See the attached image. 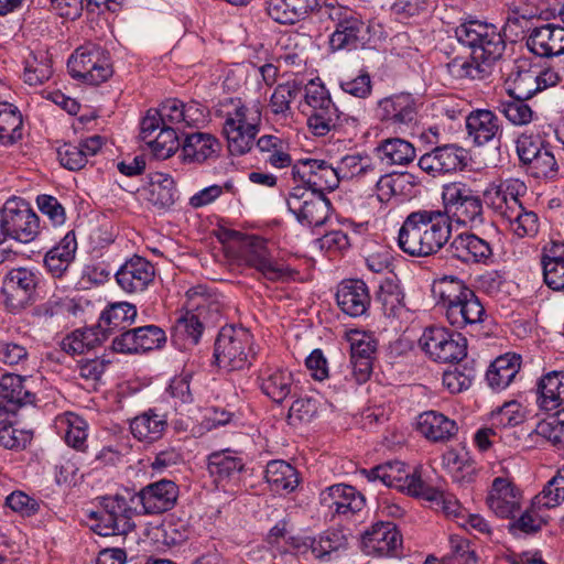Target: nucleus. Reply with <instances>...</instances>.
I'll return each instance as SVG.
<instances>
[{
	"label": "nucleus",
	"instance_id": "nucleus-1",
	"mask_svg": "<svg viewBox=\"0 0 564 564\" xmlns=\"http://www.w3.org/2000/svg\"><path fill=\"white\" fill-rule=\"evenodd\" d=\"M452 237V226L441 209L411 212L403 220L398 246L411 257H430L441 251Z\"/></svg>",
	"mask_w": 564,
	"mask_h": 564
},
{
	"label": "nucleus",
	"instance_id": "nucleus-2",
	"mask_svg": "<svg viewBox=\"0 0 564 564\" xmlns=\"http://www.w3.org/2000/svg\"><path fill=\"white\" fill-rule=\"evenodd\" d=\"M432 293L453 327L476 335L487 313L474 290L456 276H443L433 283Z\"/></svg>",
	"mask_w": 564,
	"mask_h": 564
},
{
	"label": "nucleus",
	"instance_id": "nucleus-3",
	"mask_svg": "<svg viewBox=\"0 0 564 564\" xmlns=\"http://www.w3.org/2000/svg\"><path fill=\"white\" fill-rule=\"evenodd\" d=\"M218 112L225 118L223 131L230 153L234 155L248 153L260 130V109L246 106L241 99L228 98Z\"/></svg>",
	"mask_w": 564,
	"mask_h": 564
},
{
	"label": "nucleus",
	"instance_id": "nucleus-4",
	"mask_svg": "<svg viewBox=\"0 0 564 564\" xmlns=\"http://www.w3.org/2000/svg\"><path fill=\"white\" fill-rule=\"evenodd\" d=\"M186 296L188 311L177 319L175 336H184L187 344L197 345L204 328L220 317L223 306L203 285L189 289Z\"/></svg>",
	"mask_w": 564,
	"mask_h": 564
},
{
	"label": "nucleus",
	"instance_id": "nucleus-5",
	"mask_svg": "<svg viewBox=\"0 0 564 564\" xmlns=\"http://www.w3.org/2000/svg\"><path fill=\"white\" fill-rule=\"evenodd\" d=\"M457 41L471 50L473 58L491 66L506 51V41L494 24L470 20L455 29Z\"/></svg>",
	"mask_w": 564,
	"mask_h": 564
},
{
	"label": "nucleus",
	"instance_id": "nucleus-6",
	"mask_svg": "<svg viewBox=\"0 0 564 564\" xmlns=\"http://www.w3.org/2000/svg\"><path fill=\"white\" fill-rule=\"evenodd\" d=\"M443 209L447 224L479 226L484 224L482 200L478 193L467 184L454 182L445 185L442 192Z\"/></svg>",
	"mask_w": 564,
	"mask_h": 564
},
{
	"label": "nucleus",
	"instance_id": "nucleus-7",
	"mask_svg": "<svg viewBox=\"0 0 564 564\" xmlns=\"http://www.w3.org/2000/svg\"><path fill=\"white\" fill-rule=\"evenodd\" d=\"M252 335L243 327L224 326L215 340L214 357L218 367L228 371L248 367L252 357Z\"/></svg>",
	"mask_w": 564,
	"mask_h": 564
},
{
	"label": "nucleus",
	"instance_id": "nucleus-8",
	"mask_svg": "<svg viewBox=\"0 0 564 564\" xmlns=\"http://www.w3.org/2000/svg\"><path fill=\"white\" fill-rule=\"evenodd\" d=\"M230 237L241 241L239 248L240 260L248 267L256 269L269 281H284L292 276L293 271L283 263L273 259L265 239L259 236H247L237 231H230Z\"/></svg>",
	"mask_w": 564,
	"mask_h": 564
},
{
	"label": "nucleus",
	"instance_id": "nucleus-9",
	"mask_svg": "<svg viewBox=\"0 0 564 564\" xmlns=\"http://www.w3.org/2000/svg\"><path fill=\"white\" fill-rule=\"evenodd\" d=\"M99 511H93L89 516L95 520L93 530L101 536L126 535L134 529L132 521L134 509L128 498L116 494L100 498Z\"/></svg>",
	"mask_w": 564,
	"mask_h": 564
},
{
	"label": "nucleus",
	"instance_id": "nucleus-10",
	"mask_svg": "<svg viewBox=\"0 0 564 564\" xmlns=\"http://www.w3.org/2000/svg\"><path fill=\"white\" fill-rule=\"evenodd\" d=\"M305 102L311 108L307 126L317 137H324L341 124L343 112L333 102L322 84L311 80L305 86Z\"/></svg>",
	"mask_w": 564,
	"mask_h": 564
},
{
	"label": "nucleus",
	"instance_id": "nucleus-11",
	"mask_svg": "<svg viewBox=\"0 0 564 564\" xmlns=\"http://www.w3.org/2000/svg\"><path fill=\"white\" fill-rule=\"evenodd\" d=\"M3 241L7 238L22 243L33 241L40 232V219L22 198L8 199L1 209Z\"/></svg>",
	"mask_w": 564,
	"mask_h": 564
},
{
	"label": "nucleus",
	"instance_id": "nucleus-12",
	"mask_svg": "<svg viewBox=\"0 0 564 564\" xmlns=\"http://www.w3.org/2000/svg\"><path fill=\"white\" fill-rule=\"evenodd\" d=\"M289 210L303 226L319 227L330 214L332 204L325 194L312 192L305 186H295L286 198Z\"/></svg>",
	"mask_w": 564,
	"mask_h": 564
},
{
	"label": "nucleus",
	"instance_id": "nucleus-13",
	"mask_svg": "<svg viewBox=\"0 0 564 564\" xmlns=\"http://www.w3.org/2000/svg\"><path fill=\"white\" fill-rule=\"evenodd\" d=\"M420 346L437 362H456L467 355V340L459 333H452L445 327L432 326L424 330Z\"/></svg>",
	"mask_w": 564,
	"mask_h": 564
},
{
	"label": "nucleus",
	"instance_id": "nucleus-14",
	"mask_svg": "<svg viewBox=\"0 0 564 564\" xmlns=\"http://www.w3.org/2000/svg\"><path fill=\"white\" fill-rule=\"evenodd\" d=\"M67 68L73 78L90 85H99L112 74L108 57L100 47L95 45L77 48L68 58Z\"/></svg>",
	"mask_w": 564,
	"mask_h": 564
},
{
	"label": "nucleus",
	"instance_id": "nucleus-15",
	"mask_svg": "<svg viewBox=\"0 0 564 564\" xmlns=\"http://www.w3.org/2000/svg\"><path fill=\"white\" fill-rule=\"evenodd\" d=\"M294 180L303 182L312 192L324 194L325 191L336 189L340 183L337 166L325 160L302 159L292 165Z\"/></svg>",
	"mask_w": 564,
	"mask_h": 564
},
{
	"label": "nucleus",
	"instance_id": "nucleus-16",
	"mask_svg": "<svg viewBox=\"0 0 564 564\" xmlns=\"http://www.w3.org/2000/svg\"><path fill=\"white\" fill-rule=\"evenodd\" d=\"M405 467L404 463L395 460L378 465L369 470H364V473L371 481L381 480L387 487L395 488L419 498L426 482L416 469L409 471Z\"/></svg>",
	"mask_w": 564,
	"mask_h": 564
},
{
	"label": "nucleus",
	"instance_id": "nucleus-17",
	"mask_svg": "<svg viewBox=\"0 0 564 564\" xmlns=\"http://www.w3.org/2000/svg\"><path fill=\"white\" fill-rule=\"evenodd\" d=\"M527 193L525 184L518 178H507L489 184L484 192V200L496 214L507 219L522 205L520 197Z\"/></svg>",
	"mask_w": 564,
	"mask_h": 564
},
{
	"label": "nucleus",
	"instance_id": "nucleus-18",
	"mask_svg": "<svg viewBox=\"0 0 564 564\" xmlns=\"http://www.w3.org/2000/svg\"><path fill=\"white\" fill-rule=\"evenodd\" d=\"M178 498L177 485L167 479L151 482L132 495L131 502H138L144 514H159L174 508Z\"/></svg>",
	"mask_w": 564,
	"mask_h": 564
},
{
	"label": "nucleus",
	"instance_id": "nucleus-19",
	"mask_svg": "<svg viewBox=\"0 0 564 564\" xmlns=\"http://www.w3.org/2000/svg\"><path fill=\"white\" fill-rule=\"evenodd\" d=\"M447 252L464 264H489L494 259L491 243L473 232L456 235L449 242Z\"/></svg>",
	"mask_w": 564,
	"mask_h": 564
},
{
	"label": "nucleus",
	"instance_id": "nucleus-20",
	"mask_svg": "<svg viewBox=\"0 0 564 564\" xmlns=\"http://www.w3.org/2000/svg\"><path fill=\"white\" fill-rule=\"evenodd\" d=\"M522 492L509 479L496 477L487 495L488 508L499 518L513 519L521 509Z\"/></svg>",
	"mask_w": 564,
	"mask_h": 564
},
{
	"label": "nucleus",
	"instance_id": "nucleus-21",
	"mask_svg": "<svg viewBox=\"0 0 564 564\" xmlns=\"http://www.w3.org/2000/svg\"><path fill=\"white\" fill-rule=\"evenodd\" d=\"M417 115L415 98L409 93L393 94L377 102L376 116L384 123L392 126H410Z\"/></svg>",
	"mask_w": 564,
	"mask_h": 564
},
{
	"label": "nucleus",
	"instance_id": "nucleus-22",
	"mask_svg": "<svg viewBox=\"0 0 564 564\" xmlns=\"http://www.w3.org/2000/svg\"><path fill=\"white\" fill-rule=\"evenodd\" d=\"M155 276L153 264L145 258L133 256L117 270L115 278L120 289L127 293H138L148 289Z\"/></svg>",
	"mask_w": 564,
	"mask_h": 564
},
{
	"label": "nucleus",
	"instance_id": "nucleus-23",
	"mask_svg": "<svg viewBox=\"0 0 564 564\" xmlns=\"http://www.w3.org/2000/svg\"><path fill=\"white\" fill-rule=\"evenodd\" d=\"M37 284L36 275L25 268L12 269L4 279L2 292L11 310L23 308L31 300Z\"/></svg>",
	"mask_w": 564,
	"mask_h": 564
},
{
	"label": "nucleus",
	"instance_id": "nucleus-24",
	"mask_svg": "<svg viewBox=\"0 0 564 564\" xmlns=\"http://www.w3.org/2000/svg\"><path fill=\"white\" fill-rule=\"evenodd\" d=\"M338 307L348 316L365 315L371 304L368 285L360 279H347L339 283L336 292Z\"/></svg>",
	"mask_w": 564,
	"mask_h": 564
},
{
	"label": "nucleus",
	"instance_id": "nucleus-25",
	"mask_svg": "<svg viewBox=\"0 0 564 564\" xmlns=\"http://www.w3.org/2000/svg\"><path fill=\"white\" fill-rule=\"evenodd\" d=\"M536 67L528 58L513 62L505 79L508 95L516 99H530L539 93Z\"/></svg>",
	"mask_w": 564,
	"mask_h": 564
},
{
	"label": "nucleus",
	"instance_id": "nucleus-26",
	"mask_svg": "<svg viewBox=\"0 0 564 564\" xmlns=\"http://www.w3.org/2000/svg\"><path fill=\"white\" fill-rule=\"evenodd\" d=\"M319 502L334 514H355L365 506V497L352 486L336 484L319 494Z\"/></svg>",
	"mask_w": 564,
	"mask_h": 564
},
{
	"label": "nucleus",
	"instance_id": "nucleus-27",
	"mask_svg": "<svg viewBox=\"0 0 564 564\" xmlns=\"http://www.w3.org/2000/svg\"><path fill=\"white\" fill-rule=\"evenodd\" d=\"M468 137L478 145H485L494 140L500 142L502 124L499 117L489 109H475L466 117Z\"/></svg>",
	"mask_w": 564,
	"mask_h": 564
},
{
	"label": "nucleus",
	"instance_id": "nucleus-28",
	"mask_svg": "<svg viewBox=\"0 0 564 564\" xmlns=\"http://www.w3.org/2000/svg\"><path fill=\"white\" fill-rule=\"evenodd\" d=\"M25 378L7 373L0 379V412L17 414L18 411L35 402V394L24 386Z\"/></svg>",
	"mask_w": 564,
	"mask_h": 564
},
{
	"label": "nucleus",
	"instance_id": "nucleus-29",
	"mask_svg": "<svg viewBox=\"0 0 564 564\" xmlns=\"http://www.w3.org/2000/svg\"><path fill=\"white\" fill-rule=\"evenodd\" d=\"M527 46L534 55L540 57L564 54V25L547 23L534 28L527 40Z\"/></svg>",
	"mask_w": 564,
	"mask_h": 564
},
{
	"label": "nucleus",
	"instance_id": "nucleus-30",
	"mask_svg": "<svg viewBox=\"0 0 564 564\" xmlns=\"http://www.w3.org/2000/svg\"><path fill=\"white\" fill-rule=\"evenodd\" d=\"M362 543L369 554L389 556L401 546L402 539L392 522H378L365 532Z\"/></svg>",
	"mask_w": 564,
	"mask_h": 564
},
{
	"label": "nucleus",
	"instance_id": "nucleus-31",
	"mask_svg": "<svg viewBox=\"0 0 564 564\" xmlns=\"http://www.w3.org/2000/svg\"><path fill=\"white\" fill-rule=\"evenodd\" d=\"M184 137L182 143L183 161L188 163H203L206 160L217 156L220 151V142L208 132L194 131L182 132Z\"/></svg>",
	"mask_w": 564,
	"mask_h": 564
},
{
	"label": "nucleus",
	"instance_id": "nucleus-32",
	"mask_svg": "<svg viewBox=\"0 0 564 564\" xmlns=\"http://www.w3.org/2000/svg\"><path fill=\"white\" fill-rule=\"evenodd\" d=\"M368 26L356 13L343 24H337L329 36V46L333 51L356 50L367 41Z\"/></svg>",
	"mask_w": 564,
	"mask_h": 564
},
{
	"label": "nucleus",
	"instance_id": "nucleus-33",
	"mask_svg": "<svg viewBox=\"0 0 564 564\" xmlns=\"http://www.w3.org/2000/svg\"><path fill=\"white\" fill-rule=\"evenodd\" d=\"M261 391L275 403H282L288 397L296 395L291 371L282 368H268L259 377Z\"/></svg>",
	"mask_w": 564,
	"mask_h": 564
},
{
	"label": "nucleus",
	"instance_id": "nucleus-34",
	"mask_svg": "<svg viewBox=\"0 0 564 564\" xmlns=\"http://www.w3.org/2000/svg\"><path fill=\"white\" fill-rule=\"evenodd\" d=\"M417 431L432 442H447L452 440L458 426L454 420L436 411H426L417 417Z\"/></svg>",
	"mask_w": 564,
	"mask_h": 564
},
{
	"label": "nucleus",
	"instance_id": "nucleus-35",
	"mask_svg": "<svg viewBox=\"0 0 564 564\" xmlns=\"http://www.w3.org/2000/svg\"><path fill=\"white\" fill-rule=\"evenodd\" d=\"M536 402L545 411H553L564 404V371H551L539 379Z\"/></svg>",
	"mask_w": 564,
	"mask_h": 564
},
{
	"label": "nucleus",
	"instance_id": "nucleus-36",
	"mask_svg": "<svg viewBox=\"0 0 564 564\" xmlns=\"http://www.w3.org/2000/svg\"><path fill=\"white\" fill-rule=\"evenodd\" d=\"M77 241L74 231H68L64 238L44 257V264L54 278H62L75 259Z\"/></svg>",
	"mask_w": 564,
	"mask_h": 564
},
{
	"label": "nucleus",
	"instance_id": "nucleus-37",
	"mask_svg": "<svg viewBox=\"0 0 564 564\" xmlns=\"http://www.w3.org/2000/svg\"><path fill=\"white\" fill-rule=\"evenodd\" d=\"M544 283L553 291H564V243L553 242L541 256Z\"/></svg>",
	"mask_w": 564,
	"mask_h": 564
},
{
	"label": "nucleus",
	"instance_id": "nucleus-38",
	"mask_svg": "<svg viewBox=\"0 0 564 564\" xmlns=\"http://www.w3.org/2000/svg\"><path fill=\"white\" fill-rule=\"evenodd\" d=\"M373 151L376 156L387 165H406L416 156L414 145L398 137L379 141Z\"/></svg>",
	"mask_w": 564,
	"mask_h": 564
},
{
	"label": "nucleus",
	"instance_id": "nucleus-39",
	"mask_svg": "<svg viewBox=\"0 0 564 564\" xmlns=\"http://www.w3.org/2000/svg\"><path fill=\"white\" fill-rule=\"evenodd\" d=\"M521 367V357L516 354L499 356L486 372V380L495 391L506 389L516 378Z\"/></svg>",
	"mask_w": 564,
	"mask_h": 564
},
{
	"label": "nucleus",
	"instance_id": "nucleus-40",
	"mask_svg": "<svg viewBox=\"0 0 564 564\" xmlns=\"http://www.w3.org/2000/svg\"><path fill=\"white\" fill-rule=\"evenodd\" d=\"M167 429L165 415L150 409L133 417L130 422L132 435L143 442L153 443L160 440Z\"/></svg>",
	"mask_w": 564,
	"mask_h": 564
},
{
	"label": "nucleus",
	"instance_id": "nucleus-41",
	"mask_svg": "<svg viewBox=\"0 0 564 564\" xmlns=\"http://www.w3.org/2000/svg\"><path fill=\"white\" fill-rule=\"evenodd\" d=\"M243 467L242 458L230 449L214 452L208 456L207 468L217 485L235 478Z\"/></svg>",
	"mask_w": 564,
	"mask_h": 564
},
{
	"label": "nucleus",
	"instance_id": "nucleus-42",
	"mask_svg": "<svg viewBox=\"0 0 564 564\" xmlns=\"http://www.w3.org/2000/svg\"><path fill=\"white\" fill-rule=\"evenodd\" d=\"M376 301L381 304L386 316L395 317L400 314L404 306V293L397 275L392 274L380 282Z\"/></svg>",
	"mask_w": 564,
	"mask_h": 564
},
{
	"label": "nucleus",
	"instance_id": "nucleus-43",
	"mask_svg": "<svg viewBox=\"0 0 564 564\" xmlns=\"http://www.w3.org/2000/svg\"><path fill=\"white\" fill-rule=\"evenodd\" d=\"M257 149L262 155V160L272 167L283 169L293 165L292 158L289 154L288 143L272 134H264L257 140Z\"/></svg>",
	"mask_w": 564,
	"mask_h": 564
},
{
	"label": "nucleus",
	"instance_id": "nucleus-44",
	"mask_svg": "<svg viewBox=\"0 0 564 564\" xmlns=\"http://www.w3.org/2000/svg\"><path fill=\"white\" fill-rule=\"evenodd\" d=\"M265 480L271 490L293 491L300 484L297 470L284 460H271L265 468Z\"/></svg>",
	"mask_w": 564,
	"mask_h": 564
},
{
	"label": "nucleus",
	"instance_id": "nucleus-45",
	"mask_svg": "<svg viewBox=\"0 0 564 564\" xmlns=\"http://www.w3.org/2000/svg\"><path fill=\"white\" fill-rule=\"evenodd\" d=\"M144 192L148 202L160 209L170 208L176 200L174 180L167 174L155 173L152 175Z\"/></svg>",
	"mask_w": 564,
	"mask_h": 564
},
{
	"label": "nucleus",
	"instance_id": "nucleus-46",
	"mask_svg": "<svg viewBox=\"0 0 564 564\" xmlns=\"http://www.w3.org/2000/svg\"><path fill=\"white\" fill-rule=\"evenodd\" d=\"M23 120L19 109L9 102H0V145L10 147L22 139Z\"/></svg>",
	"mask_w": 564,
	"mask_h": 564
},
{
	"label": "nucleus",
	"instance_id": "nucleus-47",
	"mask_svg": "<svg viewBox=\"0 0 564 564\" xmlns=\"http://www.w3.org/2000/svg\"><path fill=\"white\" fill-rule=\"evenodd\" d=\"M137 317V307L128 302H117L110 304L100 316L99 326H105V330L112 333L122 332L130 326Z\"/></svg>",
	"mask_w": 564,
	"mask_h": 564
},
{
	"label": "nucleus",
	"instance_id": "nucleus-48",
	"mask_svg": "<svg viewBox=\"0 0 564 564\" xmlns=\"http://www.w3.org/2000/svg\"><path fill=\"white\" fill-rule=\"evenodd\" d=\"M337 171L340 181L367 176L376 178L378 176V169L372 159L359 153L348 154L341 158L337 164Z\"/></svg>",
	"mask_w": 564,
	"mask_h": 564
},
{
	"label": "nucleus",
	"instance_id": "nucleus-49",
	"mask_svg": "<svg viewBox=\"0 0 564 564\" xmlns=\"http://www.w3.org/2000/svg\"><path fill=\"white\" fill-rule=\"evenodd\" d=\"M310 546L316 558L329 561L333 553L347 549L348 536L340 529L327 530L313 539Z\"/></svg>",
	"mask_w": 564,
	"mask_h": 564
},
{
	"label": "nucleus",
	"instance_id": "nucleus-50",
	"mask_svg": "<svg viewBox=\"0 0 564 564\" xmlns=\"http://www.w3.org/2000/svg\"><path fill=\"white\" fill-rule=\"evenodd\" d=\"M302 86L297 82H286L278 85L270 98L269 107L274 116L289 118L292 116L291 104L301 94Z\"/></svg>",
	"mask_w": 564,
	"mask_h": 564
},
{
	"label": "nucleus",
	"instance_id": "nucleus-51",
	"mask_svg": "<svg viewBox=\"0 0 564 564\" xmlns=\"http://www.w3.org/2000/svg\"><path fill=\"white\" fill-rule=\"evenodd\" d=\"M180 127L164 126L161 127L160 132L148 141L152 152L158 159H167L172 156L180 148Z\"/></svg>",
	"mask_w": 564,
	"mask_h": 564
},
{
	"label": "nucleus",
	"instance_id": "nucleus-52",
	"mask_svg": "<svg viewBox=\"0 0 564 564\" xmlns=\"http://www.w3.org/2000/svg\"><path fill=\"white\" fill-rule=\"evenodd\" d=\"M489 67L473 58V54L470 58L455 57L447 64L448 73L456 79H484L490 73Z\"/></svg>",
	"mask_w": 564,
	"mask_h": 564
},
{
	"label": "nucleus",
	"instance_id": "nucleus-53",
	"mask_svg": "<svg viewBox=\"0 0 564 564\" xmlns=\"http://www.w3.org/2000/svg\"><path fill=\"white\" fill-rule=\"evenodd\" d=\"M419 498L430 501L436 508H440L447 517L456 519H463L465 517L464 508L454 496L446 495L429 484L425 485Z\"/></svg>",
	"mask_w": 564,
	"mask_h": 564
},
{
	"label": "nucleus",
	"instance_id": "nucleus-54",
	"mask_svg": "<svg viewBox=\"0 0 564 564\" xmlns=\"http://www.w3.org/2000/svg\"><path fill=\"white\" fill-rule=\"evenodd\" d=\"M413 175L410 173L384 174L372 178L376 181L377 198L381 203H388L394 195L399 194L404 184L412 183Z\"/></svg>",
	"mask_w": 564,
	"mask_h": 564
},
{
	"label": "nucleus",
	"instance_id": "nucleus-55",
	"mask_svg": "<svg viewBox=\"0 0 564 564\" xmlns=\"http://www.w3.org/2000/svg\"><path fill=\"white\" fill-rule=\"evenodd\" d=\"M511 230L519 238L534 237L539 232V217L534 212L527 210L523 205L507 218Z\"/></svg>",
	"mask_w": 564,
	"mask_h": 564
},
{
	"label": "nucleus",
	"instance_id": "nucleus-56",
	"mask_svg": "<svg viewBox=\"0 0 564 564\" xmlns=\"http://www.w3.org/2000/svg\"><path fill=\"white\" fill-rule=\"evenodd\" d=\"M543 511L544 509L541 506H536L532 499L530 507L517 520L510 523V530H518L527 534L539 532L547 521Z\"/></svg>",
	"mask_w": 564,
	"mask_h": 564
},
{
	"label": "nucleus",
	"instance_id": "nucleus-57",
	"mask_svg": "<svg viewBox=\"0 0 564 564\" xmlns=\"http://www.w3.org/2000/svg\"><path fill=\"white\" fill-rule=\"evenodd\" d=\"M267 12L278 23L293 24L305 15L292 0H267Z\"/></svg>",
	"mask_w": 564,
	"mask_h": 564
},
{
	"label": "nucleus",
	"instance_id": "nucleus-58",
	"mask_svg": "<svg viewBox=\"0 0 564 564\" xmlns=\"http://www.w3.org/2000/svg\"><path fill=\"white\" fill-rule=\"evenodd\" d=\"M527 99H516L501 101L498 110L513 126H525L533 120L534 112L524 101Z\"/></svg>",
	"mask_w": 564,
	"mask_h": 564
},
{
	"label": "nucleus",
	"instance_id": "nucleus-59",
	"mask_svg": "<svg viewBox=\"0 0 564 564\" xmlns=\"http://www.w3.org/2000/svg\"><path fill=\"white\" fill-rule=\"evenodd\" d=\"M59 422L66 425L64 438L67 445L83 449L87 438L86 422L74 413H67Z\"/></svg>",
	"mask_w": 564,
	"mask_h": 564
},
{
	"label": "nucleus",
	"instance_id": "nucleus-60",
	"mask_svg": "<svg viewBox=\"0 0 564 564\" xmlns=\"http://www.w3.org/2000/svg\"><path fill=\"white\" fill-rule=\"evenodd\" d=\"M558 165L550 147L545 145L543 150L527 167L535 178H553L557 174Z\"/></svg>",
	"mask_w": 564,
	"mask_h": 564
},
{
	"label": "nucleus",
	"instance_id": "nucleus-61",
	"mask_svg": "<svg viewBox=\"0 0 564 564\" xmlns=\"http://www.w3.org/2000/svg\"><path fill=\"white\" fill-rule=\"evenodd\" d=\"M435 150L442 174L451 173L465 166L466 153L464 149L454 144H446L437 147Z\"/></svg>",
	"mask_w": 564,
	"mask_h": 564
},
{
	"label": "nucleus",
	"instance_id": "nucleus-62",
	"mask_svg": "<svg viewBox=\"0 0 564 564\" xmlns=\"http://www.w3.org/2000/svg\"><path fill=\"white\" fill-rule=\"evenodd\" d=\"M32 440L28 431L13 427L11 422L0 420V445L8 449H21Z\"/></svg>",
	"mask_w": 564,
	"mask_h": 564
},
{
	"label": "nucleus",
	"instance_id": "nucleus-63",
	"mask_svg": "<svg viewBox=\"0 0 564 564\" xmlns=\"http://www.w3.org/2000/svg\"><path fill=\"white\" fill-rule=\"evenodd\" d=\"M474 378L475 371L473 368L456 367L454 370L445 371L442 381L451 393H459L471 386Z\"/></svg>",
	"mask_w": 564,
	"mask_h": 564
},
{
	"label": "nucleus",
	"instance_id": "nucleus-64",
	"mask_svg": "<svg viewBox=\"0 0 564 564\" xmlns=\"http://www.w3.org/2000/svg\"><path fill=\"white\" fill-rule=\"evenodd\" d=\"M449 550L447 557L457 564H476L477 562L476 553L470 547L469 540L463 536L451 535Z\"/></svg>",
	"mask_w": 564,
	"mask_h": 564
}]
</instances>
